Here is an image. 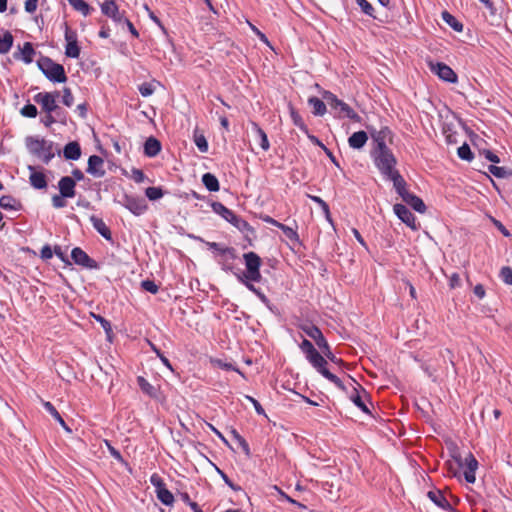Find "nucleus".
Here are the masks:
<instances>
[{"label": "nucleus", "instance_id": "nucleus-18", "mask_svg": "<svg viewBox=\"0 0 512 512\" xmlns=\"http://www.w3.org/2000/svg\"><path fill=\"white\" fill-rule=\"evenodd\" d=\"M237 258L236 250L233 247L223 249L218 263L222 266L224 271H233V261Z\"/></svg>", "mask_w": 512, "mask_h": 512}, {"label": "nucleus", "instance_id": "nucleus-30", "mask_svg": "<svg viewBox=\"0 0 512 512\" xmlns=\"http://www.w3.org/2000/svg\"><path fill=\"white\" fill-rule=\"evenodd\" d=\"M442 20L449 25L454 31L456 32H462L463 31V24L458 21L451 13L448 11H443L441 13Z\"/></svg>", "mask_w": 512, "mask_h": 512}, {"label": "nucleus", "instance_id": "nucleus-59", "mask_svg": "<svg viewBox=\"0 0 512 512\" xmlns=\"http://www.w3.org/2000/svg\"><path fill=\"white\" fill-rule=\"evenodd\" d=\"M105 445L110 453V455L118 462H124L123 456L121 455L120 451L117 450L110 441L105 440Z\"/></svg>", "mask_w": 512, "mask_h": 512}, {"label": "nucleus", "instance_id": "nucleus-22", "mask_svg": "<svg viewBox=\"0 0 512 512\" xmlns=\"http://www.w3.org/2000/svg\"><path fill=\"white\" fill-rule=\"evenodd\" d=\"M28 169L30 170V176L29 181L33 188L35 189H45L47 187V180L46 176L41 171H36L35 167L29 166Z\"/></svg>", "mask_w": 512, "mask_h": 512}, {"label": "nucleus", "instance_id": "nucleus-4", "mask_svg": "<svg viewBox=\"0 0 512 512\" xmlns=\"http://www.w3.org/2000/svg\"><path fill=\"white\" fill-rule=\"evenodd\" d=\"M371 157L374 165L383 177H387L393 174V172L398 171L396 169L397 159L387 145L382 144L380 145V150H372Z\"/></svg>", "mask_w": 512, "mask_h": 512}, {"label": "nucleus", "instance_id": "nucleus-5", "mask_svg": "<svg viewBox=\"0 0 512 512\" xmlns=\"http://www.w3.org/2000/svg\"><path fill=\"white\" fill-rule=\"evenodd\" d=\"M324 100L337 112L338 118H348L353 122L360 123L362 118L347 103L338 99V97L330 91H324L322 94Z\"/></svg>", "mask_w": 512, "mask_h": 512}, {"label": "nucleus", "instance_id": "nucleus-13", "mask_svg": "<svg viewBox=\"0 0 512 512\" xmlns=\"http://www.w3.org/2000/svg\"><path fill=\"white\" fill-rule=\"evenodd\" d=\"M101 12L117 23H122V20L125 17L124 14L119 11L114 0H105L101 4Z\"/></svg>", "mask_w": 512, "mask_h": 512}, {"label": "nucleus", "instance_id": "nucleus-37", "mask_svg": "<svg viewBox=\"0 0 512 512\" xmlns=\"http://www.w3.org/2000/svg\"><path fill=\"white\" fill-rule=\"evenodd\" d=\"M229 223L232 224L235 228H237L240 232H247L252 230L251 225L246 220L239 217L235 213L232 216L231 221H229Z\"/></svg>", "mask_w": 512, "mask_h": 512}, {"label": "nucleus", "instance_id": "nucleus-24", "mask_svg": "<svg viewBox=\"0 0 512 512\" xmlns=\"http://www.w3.org/2000/svg\"><path fill=\"white\" fill-rule=\"evenodd\" d=\"M385 178L393 182V187L400 197H402V195L408 192L407 183L402 177V175L399 173V171L393 172V174Z\"/></svg>", "mask_w": 512, "mask_h": 512}, {"label": "nucleus", "instance_id": "nucleus-52", "mask_svg": "<svg viewBox=\"0 0 512 512\" xmlns=\"http://www.w3.org/2000/svg\"><path fill=\"white\" fill-rule=\"evenodd\" d=\"M318 348L322 351V353L324 354V357H326L331 362L336 363V364L342 362L341 359L337 358L333 354L327 341H326V346H318Z\"/></svg>", "mask_w": 512, "mask_h": 512}, {"label": "nucleus", "instance_id": "nucleus-2", "mask_svg": "<svg viewBox=\"0 0 512 512\" xmlns=\"http://www.w3.org/2000/svg\"><path fill=\"white\" fill-rule=\"evenodd\" d=\"M243 260L245 263L246 271L245 272H234L237 280L243 284L249 291L254 293L259 300L269 309L273 310L272 304L267 296L257 288L254 283L260 282L262 279V275L260 272V267L262 264L261 258L255 252H247L243 254Z\"/></svg>", "mask_w": 512, "mask_h": 512}, {"label": "nucleus", "instance_id": "nucleus-8", "mask_svg": "<svg viewBox=\"0 0 512 512\" xmlns=\"http://www.w3.org/2000/svg\"><path fill=\"white\" fill-rule=\"evenodd\" d=\"M120 203L135 216H140L146 212L148 205L146 200L141 197L125 194Z\"/></svg>", "mask_w": 512, "mask_h": 512}, {"label": "nucleus", "instance_id": "nucleus-38", "mask_svg": "<svg viewBox=\"0 0 512 512\" xmlns=\"http://www.w3.org/2000/svg\"><path fill=\"white\" fill-rule=\"evenodd\" d=\"M230 434H231L232 438L239 444V446L241 447V449L243 450L245 455L247 457H249L251 452H250V447H249V444L247 443V441L234 428H232L230 430Z\"/></svg>", "mask_w": 512, "mask_h": 512}, {"label": "nucleus", "instance_id": "nucleus-15", "mask_svg": "<svg viewBox=\"0 0 512 512\" xmlns=\"http://www.w3.org/2000/svg\"><path fill=\"white\" fill-rule=\"evenodd\" d=\"M86 171L96 178L103 177L105 175L103 159L98 155H91L88 159V167Z\"/></svg>", "mask_w": 512, "mask_h": 512}, {"label": "nucleus", "instance_id": "nucleus-33", "mask_svg": "<svg viewBox=\"0 0 512 512\" xmlns=\"http://www.w3.org/2000/svg\"><path fill=\"white\" fill-rule=\"evenodd\" d=\"M308 197L318 205V207L321 208L322 212L324 213V216H325V219L329 222V223H333V220H332V217H331V213H330V208H329V205L319 196H316V195H308Z\"/></svg>", "mask_w": 512, "mask_h": 512}, {"label": "nucleus", "instance_id": "nucleus-63", "mask_svg": "<svg viewBox=\"0 0 512 512\" xmlns=\"http://www.w3.org/2000/svg\"><path fill=\"white\" fill-rule=\"evenodd\" d=\"M66 197L65 196H62V194H56L52 197V205L54 208H63L66 206V202H65V199Z\"/></svg>", "mask_w": 512, "mask_h": 512}, {"label": "nucleus", "instance_id": "nucleus-7", "mask_svg": "<svg viewBox=\"0 0 512 512\" xmlns=\"http://www.w3.org/2000/svg\"><path fill=\"white\" fill-rule=\"evenodd\" d=\"M307 360L324 378L333 383L339 389L345 390L342 380L327 369V360L318 351Z\"/></svg>", "mask_w": 512, "mask_h": 512}, {"label": "nucleus", "instance_id": "nucleus-62", "mask_svg": "<svg viewBox=\"0 0 512 512\" xmlns=\"http://www.w3.org/2000/svg\"><path fill=\"white\" fill-rule=\"evenodd\" d=\"M62 102L67 107H71L73 105L74 97L70 88L63 89Z\"/></svg>", "mask_w": 512, "mask_h": 512}, {"label": "nucleus", "instance_id": "nucleus-28", "mask_svg": "<svg viewBox=\"0 0 512 512\" xmlns=\"http://www.w3.org/2000/svg\"><path fill=\"white\" fill-rule=\"evenodd\" d=\"M0 207L4 210L18 211L21 209V203L10 195H3L0 198Z\"/></svg>", "mask_w": 512, "mask_h": 512}, {"label": "nucleus", "instance_id": "nucleus-26", "mask_svg": "<svg viewBox=\"0 0 512 512\" xmlns=\"http://www.w3.org/2000/svg\"><path fill=\"white\" fill-rule=\"evenodd\" d=\"M161 148L160 141L151 136L144 143V154L150 158L155 157L160 153Z\"/></svg>", "mask_w": 512, "mask_h": 512}, {"label": "nucleus", "instance_id": "nucleus-50", "mask_svg": "<svg viewBox=\"0 0 512 512\" xmlns=\"http://www.w3.org/2000/svg\"><path fill=\"white\" fill-rule=\"evenodd\" d=\"M194 143L200 152L206 153L208 151V142L203 134H195Z\"/></svg>", "mask_w": 512, "mask_h": 512}, {"label": "nucleus", "instance_id": "nucleus-19", "mask_svg": "<svg viewBox=\"0 0 512 512\" xmlns=\"http://www.w3.org/2000/svg\"><path fill=\"white\" fill-rule=\"evenodd\" d=\"M36 54L35 49L30 42H25L22 47H19V51L14 53V58L22 60L26 64L33 62V57Z\"/></svg>", "mask_w": 512, "mask_h": 512}, {"label": "nucleus", "instance_id": "nucleus-54", "mask_svg": "<svg viewBox=\"0 0 512 512\" xmlns=\"http://www.w3.org/2000/svg\"><path fill=\"white\" fill-rule=\"evenodd\" d=\"M356 2L363 13L372 18H376L374 15V8L367 0H356Z\"/></svg>", "mask_w": 512, "mask_h": 512}, {"label": "nucleus", "instance_id": "nucleus-53", "mask_svg": "<svg viewBox=\"0 0 512 512\" xmlns=\"http://www.w3.org/2000/svg\"><path fill=\"white\" fill-rule=\"evenodd\" d=\"M500 279L507 285H512V268L504 266L500 270Z\"/></svg>", "mask_w": 512, "mask_h": 512}, {"label": "nucleus", "instance_id": "nucleus-61", "mask_svg": "<svg viewBox=\"0 0 512 512\" xmlns=\"http://www.w3.org/2000/svg\"><path fill=\"white\" fill-rule=\"evenodd\" d=\"M150 483L155 487V492L166 486L163 479L157 473L150 476Z\"/></svg>", "mask_w": 512, "mask_h": 512}, {"label": "nucleus", "instance_id": "nucleus-46", "mask_svg": "<svg viewBox=\"0 0 512 512\" xmlns=\"http://www.w3.org/2000/svg\"><path fill=\"white\" fill-rule=\"evenodd\" d=\"M80 46L78 42L74 43H66L65 45V55L69 58H78L80 56Z\"/></svg>", "mask_w": 512, "mask_h": 512}, {"label": "nucleus", "instance_id": "nucleus-6", "mask_svg": "<svg viewBox=\"0 0 512 512\" xmlns=\"http://www.w3.org/2000/svg\"><path fill=\"white\" fill-rule=\"evenodd\" d=\"M37 66L46 78L52 82L63 83L67 80L64 67L49 57L41 56L37 61Z\"/></svg>", "mask_w": 512, "mask_h": 512}, {"label": "nucleus", "instance_id": "nucleus-25", "mask_svg": "<svg viewBox=\"0 0 512 512\" xmlns=\"http://www.w3.org/2000/svg\"><path fill=\"white\" fill-rule=\"evenodd\" d=\"M368 141V135L365 131L354 132L348 138L349 147L352 149H362Z\"/></svg>", "mask_w": 512, "mask_h": 512}, {"label": "nucleus", "instance_id": "nucleus-14", "mask_svg": "<svg viewBox=\"0 0 512 512\" xmlns=\"http://www.w3.org/2000/svg\"><path fill=\"white\" fill-rule=\"evenodd\" d=\"M464 478L467 483L473 484L476 481V470L478 469V461L472 453H469L464 461Z\"/></svg>", "mask_w": 512, "mask_h": 512}, {"label": "nucleus", "instance_id": "nucleus-49", "mask_svg": "<svg viewBox=\"0 0 512 512\" xmlns=\"http://www.w3.org/2000/svg\"><path fill=\"white\" fill-rule=\"evenodd\" d=\"M301 351L305 354L306 359L311 357L317 350L314 345L307 339H303L301 344L299 345Z\"/></svg>", "mask_w": 512, "mask_h": 512}, {"label": "nucleus", "instance_id": "nucleus-20", "mask_svg": "<svg viewBox=\"0 0 512 512\" xmlns=\"http://www.w3.org/2000/svg\"><path fill=\"white\" fill-rule=\"evenodd\" d=\"M90 222L93 228L106 240H112V232L110 228L106 225L102 218L97 217L96 215L90 216Z\"/></svg>", "mask_w": 512, "mask_h": 512}, {"label": "nucleus", "instance_id": "nucleus-47", "mask_svg": "<svg viewBox=\"0 0 512 512\" xmlns=\"http://www.w3.org/2000/svg\"><path fill=\"white\" fill-rule=\"evenodd\" d=\"M145 195L149 200L155 201V200L162 198L164 195V192H163L162 188L152 186V187L146 188Z\"/></svg>", "mask_w": 512, "mask_h": 512}, {"label": "nucleus", "instance_id": "nucleus-23", "mask_svg": "<svg viewBox=\"0 0 512 512\" xmlns=\"http://www.w3.org/2000/svg\"><path fill=\"white\" fill-rule=\"evenodd\" d=\"M427 496L436 506H438L439 508H441L443 510L448 511L452 508L451 504L446 499L444 493L441 490H438V489L430 490L427 493Z\"/></svg>", "mask_w": 512, "mask_h": 512}, {"label": "nucleus", "instance_id": "nucleus-41", "mask_svg": "<svg viewBox=\"0 0 512 512\" xmlns=\"http://www.w3.org/2000/svg\"><path fill=\"white\" fill-rule=\"evenodd\" d=\"M68 2L74 10L80 12L83 16L90 14L91 8L84 0H68Z\"/></svg>", "mask_w": 512, "mask_h": 512}, {"label": "nucleus", "instance_id": "nucleus-35", "mask_svg": "<svg viewBox=\"0 0 512 512\" xmlns=\"http://www.w3.org/2000/svg\"><path fill=\"white\" fill-rule=\"evenodd\" d=\"M13 41V36L9 31H6L3 37L0 36V54H6L11 50Z\"/></svg>", "mask_w": 512, "mask_h": 512}, {"label": "nucleus", "instance_id": "nucleus-9", "mask_svg": "<svg viewBox=\"0 0 512 512\" xmlns=\"http://www.w3.org/2000/svg\"><path fill=\"white\" fill-rule=\"evenodd\" d=\"M59 96L58 92H39L34 95L33 100L41 106L45 113H53L57 110L56 98Z\"/></svg>", "mask_w": 512, "mask_h": 512}, {"label": "nucleus", "instance_id": "nucleus-34", "mask_svg": "<svg viewBox=\"0 0 512 512\" xmlns=\"http://www.w3.org/2000/svg\"><path fill=\"white\" fill-rule=\"evenodd\" d=\"M391 134L388 127L382 128L380 131L372 134V137L376 143V147L373 150H380V145H386V138Z\"/></svg>", "mask_w": 512, "mask_h": 512}, {"label": "nucleus", "instance_id": "nucleus-40", "mask_svg": "<svg viewBox=\"0 0 512 512\" xmlns=\"http://www.w3.org/2000/svg\"><path fill=\"white\" fill-rule=\"evenodd\" d=\"M289 111H290V117L293 122V124L298 127L302 131H307V126L301 117V115L297 112V110L292 106L289 105Z\"/></svg>", "mask_w": 512, "mask_h": 512}, {"label": "nucleus", "instance_id": "nucleus-44", "mask_svg": "<svg viewBox=\"0 0 512 512\" xmlns=\"http://www.w3.org/2000/svg\"><path fill=\"white\" fill-rule=\"evenodd\" d=\"M43 407L60 425H64V419L51 402L45 401Z\"/></svg>", "mask_w": 512, "mask_h": 512}, {"label": "nucleus", "instance_id": "nucleus-21", "mask_svg": "<svg viewBox=\"0 0 512 512\" xmlns=\"http://www.w3.org/2000/svg\"><path fill=\"white\" fill-rule=\"evenodd\" d=\"M401 198H402V200L407 205L412 207L416 212H418V213H425L426 212V205H425V203L417 195H415V194H413V193L408 191L407 193L402 195Z\"/></svg>", "mask_w": 512, "mask_h": 512}, {"label": "nucleus", "instance_id": "nucleus-43", "mask_svg": "<svg viewBox=\"0 0 512 512\" xmlns=\"http://www.w3.org/2000/svg\"><path fill=\"white\" fill-rule=\"evenodd\" d=\"M280 230H282V232L284 233V235L290 240L292 241L293 243H300V238H299V235L296 231V229L290 227V226H287L285 224H281Z\"/></svg>", "mask_w": 512, "mask_h": 512}, {"label": "nucleus", "instance_id": "nucleus-60", "mask_svg": "<svg viewBox=\"0 0 512 512\" xmlns=\"http://www.w3.org/2000/svg\"><path fill=\"white\" fill-rule=\"evenodd\" d=\"M141 287L152 294H156L159 290L158 285L152 280H144L141 282Z\"/></svg>", "mask_w": 512, "mask_h": 512}, {"label": "nucleus", "instance_id": "nucleus-45", "mask_svg": "<svg viewBox=\"0 0 512 512\" xmlns=\"http://www.w3.org/2000/svg\"><path fill=\"white\" fill-rule=\"evenodd\" d=\"M352 402L364 413H370L368 406L364 403L362 396L359 394L358 390L355 388L354 393L350 396Z\"/></svg>", "mask_w": 512, "mask_h": 512}, {"label": "nucleus", "instance_id": "nucleus-32", "mask_svg": "<svg viewBox=\"0 0 512 512\" xmlns=\"http://www.w3.org/2000/svg\"><path fill=\"white\" fill-rule=\"evenodd\" d=\"M309 105L313 109V114L316 116H323L326 113V104L317 97H310L308 99Z\"/></svg>", "mask_w": 512, "mask_h": 512}, {"label": "nucleus", "instance_id": "nucleus-1", "mask_svg": "<svg viewBox=\"0 0 512 512\" xmlns=\"http://www.w3.org/2000/svg\"><path fill=\"white\" fill-rule=\"evenodd\" d=\"M243 260L245 263L246 271L245 272H234L237 280L243 284L249 291L254 293L259 300L269 309L273 310L272 304L267 296L257 288L254 283L260 282L262 279V275L260 272V267L262 264L261 258L255 252H247L243 254Z\"/></svg>", "mask_w": 512, "mask_h": 512}, {"label": "nucleus", "instance_id": "nucleus-51", "mask_svg": "<svg viewBox=\"0 0 512 512\" xmlns=\"http://www.w3.org/2000/svg\"><path fill=\"white\" fill-rule=\"evenodd\" d=\"M216 470V472L220 475V477L223 479L226 485H228L233 491H239L241 488L240 486L234 484L230 478L227 476V474L221 470L218 466L215 464H212Z\"/></svg>", "mask_w": 512, "mask_h": 512}, {"label": "nucleus", "instance_id": "nucleus-36", "mask_svg": "<svg viewBox=\"0 0 512 512\" xmlns=\"http://www.w3.org/2000/svg\"><path fill=\"white\" fill-rule=\"evenodd\" d=\"M156 495L158 500L166 506H171L174 503V496L166 486L156 491Z\"/></svg>", "mask_w": 512, "mask_h": 512}, {"label": "nucleus", "instance_id": "nucleus-56", "mask_svg": "<svg viewBox=\"0 0 512 512\" xmlns=\"http://www.w3.org/2000/svg\"><path fill=\"white\" fill-rule=\"evenodd\" d=\"M488 170L492 175H494L497 178H505L509 175V173L505 167L490 165L488 167Z\"/></svg>", "mask_w": 512, "mask_h": 512}, {"label": "nucleus", "instance_id": "nucleus-29", "mask_svg": "<svg viewBox=\"0 0 512 512\" xmlns=\"http://www.w3.org/2000/svg\"><path fill=\"white\" fill-rule=\"evenodd\" d=\"M211 208L214 213L220 215L227 222L231 221V218L234 215V212L231 209L227 208L225 205H223L221 202H212Z\"/></svg>", "mask_w": 512, "mask_h": 512}, {"label": "nucleus", "instance_id": "nucleus-27", "mask_svg": "<svg viewBox=\"0 0 512 512\" xmlns=\"http://www.w3.org/2000/svg\"><path fill=\"white\" fill-rule=\"evenodd\" d=\"M63 155L67 160H78L81 156V147L78 142H69L63 149Z\"/></svg>", "mask_w": 512, "mask_h": 512}, {"label": "nucleus", "instance_id": "nucleus-64", "mask_svg": "<svg viewBox=\"0 0 512 512\" xmlns=\"http://www.w3.org/2000/svg\"><path fill=\"white\" fill-rule=\"evenodd\" d=\"M206 246L208 247L209 250L211 251H214L217 253V256H221V251L223 249H228L229 247L227 246H222L221 244L217 243V242H208L206 241L205 242Z\"/></svg>", "mask_w": 512, "mask_h": 512}, {"label": "nucleus", "instance_id": "nucleus-57", "mask_svg": "<svg viewBox=\"0 0 512 512\" xmlns=\"http://www.w3.org/2000/svg\"><path fill=\"white\" fill-rule=\"evenodd\" d=\"M138 90L141 96L149 97L154 93L155 87L152 83L144 82L141 85H139Z\"/></svg>", "mask_w": 512, "mask_h": 512}, {"label": "nucleus", "instance_id": "nucleus-16", "mask_svg": "<svg viewBox=\"0 0 512 512\" xmlns=\"http://www.w3.org/2000/svg\"><path fill=\"white\" fill-rule=\"evenodd\" d=\"M75 187H76V182L70 176H64L58 182L59 193L62 194V196H65L68 198L75 197V195H76Z\"/></svg>", "mask_w": 512, "mask_h": 512}, {"label": "nucleus", "instance_id": "nucleus-55", "mask_svg": "<svg viewBox=\"0 0 512 512\" xmlns=\"http://www.w3.org/2000/svg\"><path fill=\"white\" fill-rule=\"evenodd\" d=\"M20 113L24 117L35 118L38 114V111L35 105L28 103L22 107Z\"/></svg>", "mask_w": 512, "mask_h": 512}, {"label": "nucleus", "instance_id": "nucleus-31", "mask_svg": "<svg viewBox=\"0 0 512 512\" xmlns=\"http://www.w3.org/2000/svg\"><path fill=\"white\" fill-rule=\"evenodd\" d=\"M202 182L210 192H217L220 189L218 179L211 173H205L202 176Z\"/></svg>", "mask_w": 512, "mask_h": 512}, {"label": "nucleus", "instance_id": "nucleus-39", "mask_svg": "<svg viewBox=\"0 0 512 512\" xmlns=\"http://www.w3.org/2000/svg\"><path fill=\"white\" fill-rule=\"evenodd\" d=\"M252 127H253L254 131L257 133V135H258V137L260 139V147L264 151H268L269 148H270V143H269L267 134L265 133V131L257 123H253Z\"/></svg>", "mask_w": 512, "mask_h": 512}, {"label": "nucleus", "instance_id": "nucleus-58", "mask_svg": "<svg viewBox=\"0 0 512 512\" xmlns=\"http://www.w3.org/2000/svg\"><path fill=\"white\" fill-rule=\"evenodd\" d=\"M94 319L101 325L107 335L112 333V326L109 320L105 319L101 315L93 314Z\"/></svg>", "mask_w": 512, "mask_h": 512}, {"label": "nucleus", "instance_id": "nucleus-3", "mask_svg": "<svg viewBox=\"0 0 512 512\" xmlns=\"http://www.w3.org/2000/svg\"><path fill=\"white\" fill-rule=\"evenodd\" d=\"M26 148L30 154L48 164L55 156L54 143L45 138L28 136L25 139Z\"/></svg>", "mask_w": 512, "mask_h": 512}, {"label": "nucleus", "instance_id": "nucleus-12", "mask_svg": "<svg viewBox=\"0 0 512 512\" xmlns=\"http://www.w3.org/2000/svg\"><path fill=\"white\" fill-rule=\"evenodd\" d=\"M71 258L74 263L85 268H96L97 263L94 259L90 258L89 255L79 247H75L71 251Z\"/></svg>", "mask_w": 512, "mask_h": 512}, {"label": "nucleus", "instance_id": "nucleus-11", "mask_svg": "<svg viewBox=\"0 0 512 512\" xmlns=\"http://www.w3.org/2000/svg\"><path fill=\"white\" fill-rule=\"evenodd\" d=\"M431 71L437 74V76L449 83L457 82V74L448 65L442 62H437L431 65Z\"/></svg>", "mask_w": 512, "mask_h": 512}, {"label": "nucleus", "instance_id": "nucleus-10", "mask_svg": "<svg viewBox=\"0 0 512 512\" xmlns=\"http://www.w3.org/2000/svg\"><path fill=\"white\" fill-rule=\"evenodd\" d=\"M394 213L396 216L405 223L412 230L418 229V224L416 222V217L414 214L407 208L406 205L397 203L393 207Z\"/></svg>", "mask_w": 512, "mask_h": 512}, {"label": "nucleus", "instance_id": "nucleus-42", "mask_svg": "<svg viewBox=\"0 0 512 512\" xmlns=\"http://www.w3.org/2000/svg\"><path fill=\"white\" fill-rule=\"evenodd\" d=\"M137 382L143 393L147 394L150 397L156 396L155 387L152 384H150L144 377H138Z\"/></svg>", "mask_w": 512, "mask_h": 512}, {"label": "nucleus", "instance_id": "nucleus-17", "mask_svg": "<svg viewBox=\"0 0 512 512\" xmlns=\"http://www.w3.org/2000/svg\"><path fill=\"white\" fill-rule=\"evenodd\" d=\"M301 330L310 338H312L317 346H326V339L322 331L313 324L301 325Z\"/></svg>", "mask_w": 512, "mask_h": 512}, {"label": "nucleus", "instance_id": "nucleus-48", "mask_svg": "<svg viewBox=\"0 0 512 512\" xmlns=\"http://www.w3.org/2000/svg\"><path fill=\"white\" fill-rule=\"evenodd\" d=\"M457 154L459 158L466 161H471L474 158V155L468 144L464 143L462 146L458 148Z\"/></svg>", "mask_w": 512, "mask_h": 512}]
</instances>
